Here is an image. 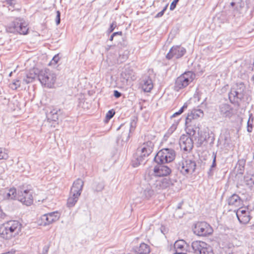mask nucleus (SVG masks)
I'll use <instances>...</instances> for the list:
<instances>
[{
    "mask_svg": "<svg viewBox=\"0 0 254 254\" xmlns=\"http://www.w3.org/2000/svg\"><path fill=\"white\" fill-rule=\"evenodd\" d=\"M114 37H115V36H113V34H112L111 35V36H110V38L109 40H110V41H112L113 40V39H114Z\"/></svg>",
    "mask_w": 254,
    "mask_h": 254,
    "instance_id": "obj_59",
    "label": "nucleus"
},
{
    "mask_svg": "<svg viewBox=\"0 0 254 254\" xmlns=\"http://www.w3.org/2000/svg\"><path fill=\"white\" fill-rule=\"evenodd\" d=\"M227 203L230 206L239 207L242 204V200L238 194L234 193L228 198Z\"/></svg>",
    "mask_w": 254,
    "mask_h": 254,
    "instance_id": "obj_22",
    "label": "nucleus"
},
{
    "mask_svg": "<svg viewBox=\"0 0 254 254\" xmlns=\"http://www.w3.org/2000/svg\"><path fill=\"white\" fill-rule=\"evenodd\" d=\"M254 118L253 116V114H251L249 115V118L247 122V131L249 132H251L253 130V123Z\"/></svg>",
    "mask_w": 254,
    "mask_h": 254,
    "instance_id": "obj_36",
    "label": "nucleus"
},
{
    "mask_svg": "<svg viewBox=\"0 0 254 254\" xmlns=\"http://www.w3.org/2000/svg\"><path fill=\"white\" fill-rule=\"evenodd\" d=\"M8 157V154L4 151H3L2 149L1 148H0V160L7 159Z\"/></svg>",
    "mask_w": 254,
    "mask_h": 254,
    "instance_id": "obj_43",
    "label": "nucleus"
},
{
    "mask_svg": "<svg viewBox=\"0 0 254 254\" xmlns=\"http://www.w3.org/2000/svg\"><path fill=\"white\" fill-rule=\"evenodd\" d=\"M38 78L42 85L52 88L56 82V75L49 69H45L39 71Z\"/></svg>",
    "mask_w": 254,
    "mask_h": 254,
    "instance_id": "obj_5",
    "label": "nucleus"
},
{
    "mask_svg": "<svg viewBox=\"0 0 254 254\" xmlns=\"http://www.w3.org/2000/svg\"><path fill=\"white\" fill-rule=\"evenodd\" d=\"M181 119H179L177 121H175L174 123L172 125V126L169 128L167 134L169 135L171 134L177 128V126L180 122Z\"/></svg>",
    "mask_w": 254,
    "mask_h": 254,
    "instance_id": "obj_37",
    "label": "nucleus"
},
{
    "mask_svg": "<svg viewBox=\"0 0 254 254\" xmlns=\"http://www.w3.org/2000/svg\"><path fill=\"white\" fill-rule=\"evenodd\" d=\"M62 113L63 112L61 109H55L51 111L49 115H51L52 120L56 122L59 120V117Z\"/></svg>",
    "mask_w": 254,
    "mask_h": 254,
    "instance_id": "obj_32",
    "label": "nucleus"
},
{
    "mask_svg": "<svg viewBox=\"0 0 254 254\" xmlns=\"http://www.w3.org/2000/svg\"><path fill=\"white\" fill-rule=\"evenodd\" d=\"M117 27V23L116 21H113L110 25V27L109 28V29H108L107 30V33L108 34H110L111 33H112L114 30V29H115V28Z\"/></svg>",
    "mask_w": 254,
    "mask_h": 254,
    "instance_id": "obj_41",
    "label": "nucleus"
},
{
    "mask_svg": "<svg viewBox=\"0 0 254 254\" xmlns=\"http://www.w3.org/2000/svg\"><path fill=\"white\" fill-rule=\"evenodd\" d=\"M179 144L181 149L187 152L191 151L193 147V140L188 134L181 136Z\"/></svg>",
    "mask_w": 254,
    "mask_h": 254,
    "instance_id": "obj_13",
    "label": "nucleus"
},
{
    "mask_svg": "<svg viewBox=\"0 0 254 254\" xmlns=\"http://www.w3.org/2000/svg\"><path fill=\"white\" fill-rule=\"evenodd\" d=\"M20 86V81L18 79H15L10 84V87L13 90H16Z\"/></svg>",
    "mask_w": 254,
    "mask_h": 254,
    "instance_id": "obj_38",
    "label": "nucleus"
},
{
    "mask_svg": "<svg viewBox=\"0 0 254 254\" xmlns=\"http://www.w3.org/2000/svg\"><path fill=\"white\" fill-rule=\"evenodd\" d=\"M142 89L145 92H149L153 87L152 80L148 75H144L140 83Z\"/></svg>",
    "mask_w": 254,
    "mask_h": 254,
    "instance_id": "obj_16",
    "label": "nucleus"
},
{
    "mask_svg": "<svg viewBox=\"0 0 254 254\" xmlns=\"http://www.w3.org/2000/svg\"><path fill=\"white\" fill-rule=\"evenodd\" d=\"M179 1V0H174L172 2V3H171V5H170V9L171 10H173L176 8V5Z\"/></svg>",
    "mask_w": 254,
    "mask_h": 254,
    "instance_id": "obj_47",
    "label": "nucleus"
},
{
    "mask_svg": "<svg viewBox=\"0 0 254 254\" xmlns=\"http://www.w3.org/2000/svg\"><path fill=\"white\" fill-rule=\"evenodd\" d=\"M5 1L6 2L7 4L12 7H14L15 4V0H5Z\"/></svg>",
    "mask_w": 254,
    "mask_h": 254,
    "instance_id": "obj_50",
    "label": "nucleus"
},
{
    "mask_svg": "<svg viewBox=\"0 0 254 254\" xmlns=\"http://www.w3.org/2000/svg\"><path fill=\"white\" fill-rule=\"evenodd\" d=\"M188 107L187 103H185L181 108L178 111L182 114Z\"/></svg>",
    "mask_w": 254,
    "mask_h": 254,
    "instance_id": "obj_51",
    "label": "nucleus"
},
{
    "mask_svg": "<svg viewBox=\"0 0 254 254\" xmlns=\"http://www.w3.org/2000/svg\"><path fill=\"white\" fill-rule=\"evenodd\" d=\"M253 1L254 0H253ZM246 2L247 5H250L251 4L250 0H246Z\"/></svg>",
    "mask_w": 254,
    "mask_h": 254,
    "instance_id": "obj_60",
    "label": "nucleus"
},
{
    "mask_svg": "<svg viewBox=\"0 0 254 254\" xmlns=\"http://www.w3.org/2000/svg\"><path fill=\"white\" fill-rule=\"evenodd\" d=\"M219 111L221 115L226 118H231L234 115V109L228 104L223 103L219 106Z\"/></svg>",
    "mask_w": 254,
    "mask_h": 254,
    "instance_id": "obj_18",
    "label": "nucleus"
},
{
    "mask_svg": "<svg viewBox=\"0 0 254 254\" xmlns=\"http://www.w3.org/2000/svg\"><path fill=\"white\" fill-rule=\"evenodd\" d=\"M133 70L129 67H125L124 70L121 73V76L126 80H128L131 78L133 75Z\"/></svg>",
    "mask_w": 254,
    "mask_h": 254,
    "instance_id": "obj_29",
    "label": "nucleus"
},
{
    "mask_svg": "<svg viewBox=\"0 0 254 254\" xmlns=\"http://www.w3.org/2000/svg\"><path fill=\"white\" fill-rule=\"evenodd\" d=\"M196 166V162L194 160L186 159H183L181 162L178 164L177 169L183 175L186 176L194 173Z\"/></svg>",
    "mask_w": 254,
    "mask_h": 254,
    "instance_id": "obj_8",
    "label": "nucleus"
},
{
    "mask_svg": "<svg viewBox=\"0 0 254 254\" xmlns=\"http://www.w3.org/2000/svg\"><path fill=\"white\" fill-rule=\"evenodd\" d=\"M12 74V72H11L9 74V76H11Z\"/></svg>",
    "mask_w": 254,
    "mask_h": 254,
    "instance_id": "obj_62",
    "label": "nucleus"
},
{
    "mask_svg": "<svg viewBox=\"0 0 254 254\" xmlns=\"http://www.w3.org/2000/svg\"><path fill=\"white\" fill-rule=\"evenodd\" d=\"M237 217L240 223L244 224H247L251 220L250 212L248 213V214H244L242 215L237 214Z\"/></svg>",
    "mask_w": 254,
    "mask_h": 254,
    "instance_id": "obj_30",
    "label": "nucleus"
},
{
    "mask_svg": "<svg viewBox=\"0 0 254 254\" xmlns=\"http://www.w3.org/2000/svg\"><path fill=\"white\" fill-rule=\"evenodd\" d=\"M191 247L196 254H213L211 247L203 241H193L191 243Z\"/></svg>",
    "mask_w": 254,
    "mask_h": 254,
    "instance_id": "obj_10",
    "label": "nucleus"
},
{
    "mask_svg": "<svg viewBox=\"0 0 254 254\" xmlns=\"http://www.w3.org/2000/svg\"><path fill=\"white\" fill-rule=\"evenodd\" d=\"M60 59V58L59 57V54H57V55H55L54 57L53 58L52 61H51L50 64H57L58 63V62L59 61Z\"/></svg>",
    "mask_w": 254,
    "mask_h": 254,
    "instance_id": "obj_42",
    "label": "nucleus"
},
{
    "mask_svg": "<svg viewBox=\"0 0 254 254\" xmlns=\"http://www.w3.org/2000/svg\"><path fill=\"white\" fill-rule=\"evenodd\" d=\"M83 185V181L80 179H77L73 182L70 189V192L80 195Z\"/></svg>",
    "mask_w": 254,
    "mask_h": 254,
    "instance_id": "obj_21",
    "label": "nucleus"
},
{
    "mask_svg": "<svg viewBox=\"0 0 254 254\" xmlns=\"http://www.w3.org/2000/svg\"><path fill=\"white\" fill-rule=\"evenodd\" d=\"M49 247L48 245H46L44 247L43 249V254H47L49 251Z\"/></svg>",
    "mask_w": 254,
    "mask_h": 254,
    "instance_id": "obj_53",
    "label": "nucleus"
},
{
    "mask_svg": "<svg viewBox=\"0 0 254 254\" xmlns=\"http://www.w3.org/2000/svg\"><path fill=\"white\" fill-rule=\"evenodd\" d=\"M176 182L177 181L175 179L164 178L157 180L154 184V186L157 190H162L174 186Z\"/></svg>",
    "mask_w": 254,
    "mask_h": 254,
    "instance_id": "obj_12",
    "label": "nucleus"
},
{
    "mask_svg": "<svg viewBox=\"0 0 254 254\" xmlns=\"http://www.w3.org/2000/svg\"><path fill=\"white\" fill-rule=\"evenodd\" d=\"M194 234L199 236H207L213 233L211 226L205 222H197L193 228Z\"/></svg>",
    "mask_w": 254,
    "mask_h": 254,
    "instance_id": "obj_9",
    "label": "nucleus"
},
{
    "mask_svg": "<svg viewBox=\"0 0 254 254\" xmlns=\"http://www.w3.org/2000/svg\"><path fill=\"white\" fill-rule=\"evenodd\" d=\"M185 244L186 242L183 240H180L176 241L174 245L176 252L183 251Z\"/></svg>",
    "mask_w": 254,
    "mask_h": 254,
    "instance_id": "obj_33",
    "label": "nucleus"
},
{
    "mask_svg": "<svg viewBox=\"0 0 254 254\" xmlns=\"http://www.w3.org/2000/svg\"><path fill=\"white\" fill-rule=\"evenodd\" d=\"M6 30L8 33H19L26 35L28 34L27 24L23 18H16L7 24Z\"/></svg>",
    "mask_w": 254,
    "mask_h": 254,
    "instance_id": "obj_3",
    "label": "nucleus"
},
{
    "mask_svg": "<svg viewBox=\"0 0 254 254\" xmlns=\"http://www.w3.org/2000/svg\"><path fill=\"white\" fill-rule=\"evenodd\" d=\"M132 252L134 254H148L150 252V249L148 245L142 243L139 247H133Z\"/></svg>",
    "mask_w": 254,
    "mask_h": 254,
    "instance_id": "obj_20",
    "label": "nucleus"
},
{
    "mask_svg": "<svg viewBox=\"0 0 254 254\" xmlns=\"http://www.w3.org/2000/svg\"><path fill=\"white\" fill-rule=\"evenodd\" d=\"M104 188V185L102 182H94L92 185V189L96 191H101Z\"/></svg>",
    "mask_w": 254,
    "mask_h": 254,
    "instance_id": "obj_34",
    "label": "nucleus"
},
{
    "mask_svg": "<svg viewBox=\"0 0 254 254\" xmlns=\"http://www.w3.org/2000/svg\"><path fill=\"white\" fill-rule=\"evenodd\" d=\"M15 252V251L11 250L10 251L1 254H14Z\"/></svg>",
    "mask_w": 254,
    "mask_h": 254,
    "instance_id": "obj_56",
    "label": "nucleus"
},
{
    "mask_svg": "<svg viewBox=\"0 0 254 254\" xmlns=\"http://www.w3.org/2000/svg\"><path fill=\"white\" fill-rule=\"evenodd\" d=\"M205 140H206V139H205V138H204V139H203V140H202L201 139V140H200V143H199V144H200V145H201V144H202V143H203V141H205Z\"/></svg>",
    "mask_w": 254,
    "mask_h": 254,
    "instance_id": "obj_61",
    "label": "nucleus"
},
{
    "mask_svg": "<svg viewBox=\"0 0 254 254\" xmlns=\"http://www.w3.org/2000/svg\"><path fill=\"white\" fill-rule=\"evenodd\" d=\"M122 125H121L118 128H117V130H119L122 127Z\"/></svg>",
    "mask_w": 254,
    "mask_h": 254,
    "instance_id": "obj_63",
    "label": "nucleus"
},
{
    "mask_svg": "<svg viewBox=\"0 0 254 254\" xmlns=\"http://www.w3.org/2000/svg\"><path fill=\"white\" fill-rule=\"evenodd\" d=\"M144 194L146 197L149 198L151 197V195L153 194V191L151 190H145Z\"/></svg>",
    "mask_w": 254,
    "mask_h": 254,
    "instance_id": "obj_48",
    "label": "nucleus"
},
{
    "mask_svg": "<svg viewBox=\"0 0 254 254\" xmlns=\"http://www.w3.org/2000/svg\"><path fill=\"white\" fill-rule=\"evenodd\" d=\"M186 53V50L185 48L180 45L173 46L169 50V52L166 56V58L170 60L173 58L179 59L183 57Z\"/></svg>",
    "mask_w": 254,
    "mask_h": 254,
    "instance_id": "obj_11",
    "label": "nucleus"
},
{
    "mask_svg": "<svg viewBox=\"0 0 254 254\" xmlns=\"http://www.w3.org/2000/svg\"><path fill=\"white\" fill-rule=\"evenodd\" d=\"M188 131H189V132H188V134H189L188 135L190 136H193L195 133V130L193 128H188Z\"/></svg>",
    "mask_w": 254,
    "mask_h": 254,
    "instance_id": "obj_49",
    "label": "nucleus"
},
{
    "mask_svg": "<svg viewBox=\"0 0 254 254\" xmlns=\"http://www.w3.org/2000/svg\"><path fill=\"white\" fill-rule=\"evenodd\" d=\"M137 122V118L136 117L133 116L131 118L130 122L129 123V133L128 134V136L127 138V141L129 138H130V134L132 132L134 131L135 130L136 124Z\"/></svg>",
    "mask_w": 254,
    "mask_h": 254,
    "instance_id": "obj_28",
    "label": "nucleus"
},
{
    "mask_svg": "<svg viewBox=\"0 0 254 254\" xmlns=\"http://www.w3.org/2000/svg\"><path fill=\"white\" fill-rule=\"evenodd\" d=\"M250 212L248 210H246V208L245 209H242L241 208H239L237 210L236 212V215L237 216V214L242 215L244 214H248V213Z\"/></svg>",
    "mask_w": 254,
    "mask_h": 254,
    "instance_id": "obj_46",
    "label": "nucleus"
},
{
    "mask_svg": "<svg viewBox=\"0 0 254 254\" xmlns=\"http://www.w3.org/2000/svg\"><path fill=\"white\" fill-rule=\"evenodd\" d=\"M154 143L148 140L143 143L141 147L137 148L136 152L133 154L131 163L133 167H137L144 163L146 158L152 152Z\"/></svg>",
    "mask_w": 254,
    "mask_h": 254,
    "instance_id": "obj_1",
    "label": "nucleus"
},
{
    "mask_svg": "<svg viewBox=\"0 0 254 254\" xmlns=\"http://www.w3.org/2000/svg\"><path fill=\"white\" fill-rule=\"evenodd\" d=\"M244 182L249 188L254 186V174H248L244 177Z\"/></svg>",
    "mask_w": 254,
    "mask_h": 254,
    "instance_id": "obj_25",
    "label": "nucleus"
},
{
    "mask_svg": "<svg viewBox=\"0 0 254 254\" xmlns=\"http://www.w3.org/2000/svg\"><path fill=\"white\" fill-rule=\"evenodd\" d=\"M36 77H38V73H36L35 71L34 70H30L23 79V82L26 84L31 83Z\"/></svg>",
    "mask_w": 254,
    "mask_h": 254,
    "instance_id": "obj_24",
    "label": "nucleus"
},
{
    "mask_svg": "<svg viewBox=\"0 0 254 254\" xmlns=\"http://www.w3.org/2000/svg\"><path fill=\"white\" fill-rule=\"evenodd\" d=\"M174 254H187L185 253H182L181 251H177Z\"/></svg>",
    "mask_w": 254,
    "mask_h": 254,
    "instance_id": "obj_58",
    "label": "nucleus"
},
{
    "mask_svg": "<svg viewBox=\"0 0 254 254\" xmlns=\"http://www.w3.org/2000/svg\"><path fill=\"white\" fill-rule=\"evenodd\" d=\"M113 36H114L115 37L117 35L122 36L123 34V33L122 31H119V32H114L113 33Z\"/></svg>",
    "mask_w": 254,
    "mask_h": 254,
    "instance_id": "obj_55",
    "label": "nucleus"
},
{
    "mask_svg": "<svg viewBox=\"0 0 254 254\" xmlns=\"http://www.w3.org/2000/svg\"><path fill=\"white\" fill-rule=\"evenodd\" d=\"M181 113L178 111V112H175V113H174L171 116V118H175L178 116H180L181 115Z\"/></svg>",
    "mask_w": 254,
    "mask_h": 254,
    "instance_id": "obj_54",
    "label": "nucleus"
},
{
    "mask_svg": "<svg viewBox=\"0 0 254 254\" xmlns=\"http://www.w3.org/2000/svg\"><path fill=\"white\" fill-rule=\"evenodd\" d=\"M216 152H213L212 153L213 161L211 165L207 172V175L209 177H212L214 174V170L216 168Z\"/></svg>",
    "mask_w": 254,
    "mask_h": 254,
    "instance_id": "obj_26",
    "label": "nucleus"
},
{
    "mask_svg": "<svg viewBox=\"0 0 254 254\" xmlns=\"http://www.w3.org/2000/svg\"><path fill=\"white\" fill-rule=\"evenodd\" d=\"M232 88L238 91L240 95L241 94H247L246 93V87L243 82L236 84Z\"/></svg>",
    "mask_w": 254,
    "mask_h": 254,
    "instance_id": "obj_31",
    "label": "nucleus"
},
{
    "mask_svg": "<svg viewBox=\"0 0 254 254\" xmlns=\"http://www.w3.org/2000/svg\"><path fill=\"white\" fill-rule=\"evenodd\" d=\"M80 195L70 192L69 196L67 200L66 205L67 207H73L77 202Z\"/></svg>",
    "mask_w": 254,
    "mask_h": 254,
    "instance_id": "obj_23",
    "label": "nucleus"
},
{
    "mask_svg": "<svg viewBox=\"0 0 254 254\" xmlns=\"http://www.w3.org/2000/svg\"><path fill=\"white\" fill-rule=\"evenodd\" d=\"M167 7H168V4H167L160 12H158L155 15V18H159V17H162L165 11L166 10Z\"/></svg>",
    "mask_w": 254,
    "mask_h": 254,
    "instance_id": "obj_45",
    "label": "nucleus"
},
{
    "mask_svg": "<svg viewBox=\"0 0 254 254\" xmlns=\"http://www.w3.org/2000/svg\"><path fill=\"white\" fill-rule=\"evenodd\" d=\"M242 0H232L230 5L232 7L236 6V7H241L242 6Z\"/></svg>",
    "mask_w": 254,
    "mask_h": 254,
    "instance_id": "obj_40",
    "label": "nucleus"
},
{
    "mask_svg": "<svg viewBox=\"0 0 254 254\" xmlns=\"http://www.w3.org/2000/svg\"><path fill=\"white\" fill-rule=\"evenodd\" d=\"M16 197V191L15 189H10L9 192L6 194L5 197L8 199H15Z\"/></svg>",
    "mask_w": 254,
    "mask_h": 254,
    "instance_id": "obj_35",
    "label": "nucleus"
},
{
    "mask_svg": "<svg viewBox=\"0 0 254 254\" xmlns=\"http://www.w3.org/2000/svg\"><path fill=\"white\" fill-rule=\"evenodd\" d=\"M229 99L231 103L237 107H243L248 104L251 98L248 94H241L236 90L231 88L229 93Z\"/></svg>",
    "mask_w": 254,
    "mask_h": 254,
    "instance_id": "obj_6",
    "label": "nucleus"
},
{
    "mask_svg": "<svg viewBox=\"0 0 254 254\" xmlns=\"http://www.w3.org/2000/svg\"><path fill=\"white\" fill-rule=\"evenodd\" d=\"M33 192L29 190H25L18 192L17 199L26 205H30L33 201Z\"/></svg>",
    "mask_w": 254,
    "mask_h": 254,
    "instance_id": "obj_14",
    "label": "nucleus"
},
{
    "mask_svg": "<svg viewBox=\"0 0 254 254\" xmlns=\"http://www.w3.org/2000/svg\"><path fill=\"white\" fill-rule=\"evenodd\" d=\"M176 157V152L172 148H164L160 150L154 158L157 164H165L173 161Z\"/></svg>",
    "mask_w": 254,
    "mask_h": 254,
    "instance_id": "obj_4",
    "label": "nucleus"
},
{
    "mask_svg": "<svg viewBox=\"0 0 254 254\" xmlns=\"http://www.w3.org/2000/svg\"><path fill=\"white\" fill-rule=\"evenodd\" d=\"M183 204V201H182V202H180V203H179L178 204V206H177V209H181Z\"/></svg>",
    "mask_w": 254,
    "mask_h": 254,
    "instance_id": "obj_57",
    "label": "nucleus"
},
{
    "mask_svg": "<svg viewBox=\"0 0 254 254\" xmlns=\"http://www.w3.org/2000/svg\"><path fill=\"white\" fill-rule=\"evenodd\" d=\"M60 215L58 211H54L43 215L42 216V220L44 221V225H49L60 218Z\"/></svg>",
    "mask_w": 254,
    "mask_h": 254,
    "instance_id": "obj_15",
    "label": "nucleus"
},
{
    "mask_svg": "<svg viewBox=\"0 0 254 254\" xmlns=\"http://www.w3.org/2000/svg\"><path fill=\"white\" fill-rule=\"evenodd\" d=\"M21 224L17 220H10L0 227V236L5 240H10L19 235L21 230Z\"/></svg>",
    "mask_w": 254,
    "mask_h": 254,
    "instance_id": "obj_2",
    "label": "nucleus"
},
{
    "mask_svg": "<svg viewBox=\"0 0 254 254\" xmlns=\"http://www.w3.org/2000/svg\"><path fill=\"white\" fill-rule=\"evenodd\" d=\"M154 168V172L158 176H167L171 173V169L167 166L164 165V164H158Z\"/></svg>",
    "mask_w": 254,
    "mask_h": 254,
    "instance_id": "obj_17",
    "label": "nucleus"
},
{
    "mask_svg": "<svg viewBox=\"0 0 254 254\" xmlns=\"http://www.w3.org/2000/svg\"><path fill=\"white\" fill-rule=\"evenodd\" d=\"M195 77V74L190 71L185 72L176 80L174 90L179 91L180 90L183 89L191 82Z\"/></svg>",
    "mask_w": 254,
    "mask_h": 254,
    "instance_id": "obj_7",
    "label": "nucleus"
},
{
    "mask_svg": "<svg viewBox=\"0 0 254 254\" xmlns=\"http://www.w3.org/2000/svg\"><path fill=\"white\" fill-rule=\"evenodd\" d=\"M246 160L244 159H239L236 164V168H237V173L239 174H243L246 165Z\"/></svg>",
    "mask_w": 254,
    "mask_h": 254,
    "instance_id": "obj_27",
    "label": "nucleus"
},
{
    "mask_svg": "<svg viewBox=\"0 0 254 254\" xmlns=\"http://www.w3.org/2000/svg\"><path fill=\"white\" fill-rule=\"evenodd\" d=\"M2 245L0 244V249H1L2 248Z\"/></svg>",
    "mask_w": 254,
    "mask_h": 254,
    "instance_id": "obj_64",
    "label": "nucleus"
},
{
    "mask_svg": "<svg viewBox=\"0 0 254 254\" xmlns=\"http://www.w3.org/2000/svg\"><path fill=\"white\" fill-rule=\"evenodd\" d=\"M114 96L116 98H119L122 96V93L118 91V90H114Z\"/></svg>",
    "mask_w": 254,
    "mask_h": 254,
    "instance_id": "obj_52",
    "label": "nucleus"
},
{
    "mask_svg": "<svg viewBox=\"0 0 254 254\" xmlns=\"http://www.w3.org/2000/svg\"><path fill=\"white\" fill-rule=\"evenodd\" d=\"M203 116V112L201 109H193L189 113L186 118V125L187 126L191 120Z\"/></svg>",
    "mask_w": 254,
    "mask_h": 254,
    "instance_id": "obj_19",
    "label": "nucleus"
},
{
    "mask_svg": "<svg viewBox=\"0 0 254 254\" xmlns=\"http://www.w3.org/2000/svg\"><path fill=\"white\" fill-rule=\"evenodd\" d=\"M55 21L57 25H59L61 22V12L59 10L56 11V17Z\"/></svg>",
    "mask_w": 254,
    "mask_h": 254,
    "instance_id": "obj_44",
    "label": "nucleus"
},
{
    "mask_svg": "<svg viewBox=\"0 0 254 254\" xmlns=\"http://www.w3.org/2000/svg\"><path fill=\"white\" fill-rule=\"evenodd\" d=\"M115 114V112L113 110H109L106 114L104 122L107 123L112 119Z\"/></svg>",
    "mask_w": 254,
    "mask_h": 254,
    "instance_id": "obj_39",
    "label": "nucleus"
}]
</instances>
